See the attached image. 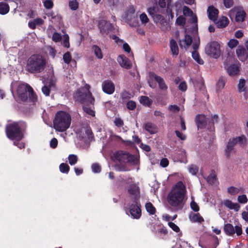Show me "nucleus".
Here are the masks:
<instances>
[{
	"label": "nucleus",
	"instance_id": "1",
	"mask_svg": "<svg viewBox=\"0 0 248 248\" xmlns=\"http://www.w3.org/2000/svg\"><path fill=\"white\" fill-rule=\"evenodd\" d=\"M90 88V86L86 84L83 88L77 91L74 94V97L76 100L84 104L83 109L86 114L93 117L95 116L94 111L91 108L86 106L89 104L93 105L94 102V99L89 91Z\"/></svg>",
	"mask_w": 248,
	"mask_h": 248
},
{
	"label": "nucleus",
	"instance_id": "2",
	"mask_svg": "<svg viewBox=\"0 0 248 248\" xmlns=\"http://www.w3.org/2000/svg\"><path fill=\"white\" fill-rule=\"evenodd\" d=\"M186 188L183 182H177L172 187L167 196L169 204L173 207L180 206L186 194Z\"/></svg>",
	"mask_w": 248,
	"mask_h": 248
},
{
	"label": "nucleus",
	"instance_id": "3",
	"mask_svg": "<svg viewBox=\"0 0 248 248\" xmlns=\"http://www.w3.org/2000/svg\"><path fill=\"white\" fill-rule=\"evenodd\" d=\"M16 88V93L17 96L21 101H25L28 99L29 96V99L32 102L37 101V97L34 94L32 89L28 85L24 83L19 84L17 82H13L11 84V90Z\"/></svg>",
	"mask_w": 248,
	"mask_h": 248
},
{
	"label": "nucleus",
	"instance_id": "4",
	"mask_svg": "<svg viewBox=\"0 0 248 248\" xmlns=\"http://www.w3.org/2000/svg\"><path fill=\"white\" fill-rule=\"evenodd\" d=\"M71 115L63 111L58 112L53 120L54 128L58 132H64L68 129L71 124Z\"/></svg>",
	"mask_w": 248,
	"mask_h": 248
},
{
	"label": "nucleus",
	"instance_id": "5",
	"mask_svg": "<svg viewBox=\"0 0 248 248\" xmlns=\"http://www.w3.org/2000/svg\"><path fill=\"white\" fill-rule=\"evenodd\" d=\"M46 65V61L42 56L34 54L28 60L27 69L32 73H39L45 69Z\"/></svg>",
	"mask_w": 248,
	"mask_h": 248
},
{
	"label": "nucleus",
	"instance_id": "6",
	"mask_svg": "<svg viewBox=\"0 0 248 248\" xmlns=\"http://www.w3.org/2000/svg\"><path fill=\"white\" fill-rule=\"evenodd\" d=\"M6 133L8 138L11 140H20L23 138V134L16 122L9 124L6 126Z\"/></svg>",
	"mask_w": 248,
	"mask_h": 248
},
{
	"label": "nucleus",
	"instance_id": "7",
	"mask_svg": "<svg viewBox=\"0 0 248 248\" xmlns=\"http://www.w3.org/2000/svg\"><path fill=\"white\" fill-rule=\"evenodd\" d=\"M112 158L114 160L122 163L137 164L138 162L136 156L131 155L129 153L123 151H120L115 153L113 154Z\"/></svg>",
	"mask_w": 248,
	"mask_h": 248
},
{
	"label": "nucleus",
	"instance_id": "8",
	"mask_svg": "<svg viewBox=\"0 0 248 248\" xmlns=\"http://www.w3.org/2000/svg\"><path fill=\"white\" fill-rule=\"evenodd\" d=\"M205 52L209 56L217 59L220 55V45L216 41L208 43L205 46Z\"/></svg>",
	"mask_w": 248,
	"mask_h": 248
},
{
	"label": "nucleus",
	"instance_id": "9",
	"mask_svg": "<svg viewBox=\"0 0 248 248\" xmlns=\"http://www.w3.org/2000/svg\"><path fill=\"white\" fill-rule=\"evenodd\" d=\"M149 77L148 83L150 87L152 88H155L156 85L153 83V81H155L158 83L159 88L161 90L163 91L167 90L168 86L162 78L152 72L149 73Z\"/></svg>",
	"mask_w": 248,
	"mask_h": 248
},
{
	"label": "nucleus",
	"instance_id": "10",
	"mask_svg": "<svg viewBox=\"0 0 248 248\" xmlns=\"http://www.w3.org/2000/svg\"><path fill=\"white\" fill-rule=\"evenodd\" d=\"M229 15L232 20L234 18L236 22L240 23L244 21L246 14L241 8L234 7L230 11Z\"/></svg>",
	"mask_w": 248,
	"mask_h": 248
},
{
	"label": "nucleus",
	"instance_id": "11",
	"mask_svg": "<svg viewBox=\"0 0 248 248\" xmlns=\"http://www.w3.org/2000/svg\"><path fill=\"white\" fill-rule=\"evenodd\" d=\"M224 231L228 235L232 236L236 233L237 236H239L242 233V225L238 224L234 228L231 224L227 223L224 225Z\"/></svg>",
	"mask_w": 248,
	"mask_h": 248
},
{
	"label": "nucleus",
	"instance_id": "12",
	"mask_svg": "<svg viewBox=\"0 0 248 248\" xmlns=\"http://www.w3.org/2000/svg\"><path fill=\"white\" fill-rule=\"evenodd\" d=\"M98 26L100 32L103 35L108 34L113 29V25L111 23L103 19L98 20Z\"/></svg>",
	"mask_w": 248,
	"mask_h": 248
},
{
	"label": "nucleus",
	"instance_id": "13",
	"mask_svg": "<svg viewBox=\"0 0 248 248\" xmlns=\"http://www.w3.org/2000/svg\"><path fill=\"white\" fill-rule=\"evenodd\" d=\"M135 203L132 204L129 208L130 214L133 218L139 219L141 215V211L140 207L137 201L135 202Z\"/></svg>",
	"mask_w": 248,
	"mask_h": 248
},
{
	"label": "nucleus",
	"instance_id": "14",
	"mask_svg": "<svg viewBox=\"0 0 248 248\" xmlns=\"http://www.w3.org/2000/svg\"><path fill=\"white\" fill-rule=\"evenodd\" d=\"M208 123L210 124L209 119L207 118L204 115L199 114L196 116V123L198 129L205 128Z\"/></svg>",
	"mask_w": 248,
	"mask_h": 248
},
{
	"label": "nucleus",
	"instance_id": "15",
	"mask_svg": "<svg viewBox=\"0 0 248 248\" xmlns=\"http://www.w3.org/2000/svg\"><path fill=\"white\" fill-rule=\"evenodd\" d=\"M102 88L103 91L108 94H111L115 91V85L110 80L104 81L102 84Z\"/></svg>",
	"mask_w": 248,
	"mask_h": 248
},
{
	"label": "nucleus",
	"instance_id": "16",
	"mask_svg": "<svg viewBox=\"0 0 248 248\" xmlns=\"http://www.w3.org/2000/svg\"><path fill=\"white\" fill-rule=\"evenodd\" d=\"M236 54L238 59L244 62L248 59V52L242 46H239L236 49Z\"/></svg>",
	"mask_w": 248,
	"mask_h": 248
},
{
	"label": "nucleus",
	"instance_id": "17",
	"mask_svg": "<svg viewBox=\"0 0 248 248\" xmlns=\"http://www.w3.org/2000/svg\"><path fill=\"white\" fill-rule=\"evenodd\" d=\"M117 61L120 65L124 68L129 69L132 67L131 61L124 55H120L118 56Z\"/></svg>",
	"mask_w": 248,
	"mask_h": 248
},
{
	"label": "nucleus",
	"instance_id": "18",
	"mask_svg": "<svg viewBox=\"0 0 248 248\" xmlns=\"http://www.w3.org/2000/svg\"><path fill=\"white\" fill-rule=\"evenodd\" d=\"M128 193L135 198V201H137L140 197V188L136 184H132L127 187Z\"/></svg>",
	"mask_w": 248,
	"mask_h": 248
},
{
	"label": "nucleus",
	"instance_id": "19",
	"mask_svg": "<svg viewBox=\"0 0 248 248\" xmlns=\"http://www.w3.org/2000/svg\"><path fill=\"white\" fill-rule=\"evenodd\" d=\"M207 15L208 18L214 21H215L218 17V11L213 6H209L207 9Z\"/></svg>",
	"mask_w": 248,
	"mask_h": 248
},
{
	"label": "nucleus",
	"instance_id": "20",
	"mask_svg": "<svg viewBox=\"0 0 248 248\" xmlns=\"http://www.w3.org/2000/svg\"><path fill=\"white\" fill-rule=\"evenodd\" d=\"M192 43V37L188 35H186L185 38L179 41V45L181 48H187Z\"/></svg>",
	"mask_w": 248,
	"mask_h": 248
},
{
	"label": "nucleus",
	"instance_id": "21",
	"mask_svg": "<svg viewBox=\"0 0 248 248\" xmlns=\"http://www.w3.org/2000/svg\"><path fill=\"white\" fill-rule=\"evenodd\" d=\"M46 16L49 18V20L55 23H60L62 20L61 16L57 13L53 12H48Z\"/></svg>",
	"mask_w": 248,
	"mask_h": 248
},
{
	"label": "nucleus",
	"instance_id": "22",
	"mask_svg": "<svg viewBox=\"0 0 248 248\" xmlns=\"http://www.w3.org/2000/svg\"><path fill=\"white\" fill-rule=\"evenodd\" d=\"M55 82L53 80H51L49 83V85H45L42 88L43 93L46 96L49 95L50 91L55 89Z\"/></svg>",
	"mask_w": 248,
	"mask_h": 248
},
{
	"label": "nucleus",
	"instance_id": "23",
	"mask_svg": "<svg viewBox=\"0 0 248 248\" xmlns=\"http://www.w3.org/2000/svg\"><path fill=\"white\" fill-rule=\"evenodd\" d=\"M240 64H232L226 68L228 74L231 76H235L238 74L239 71Z\"/></svg>",
	"mask_w": 248,
	"mask_h": 248
},
{
	"label": "nucleus",
	"instance_id": "24",
	"mask_svg": "<svg viewBox=\"0 0 248 248\" xmlns=\"http://www.w3.org/2000/svg\"><path fill=\"white\" fill-rule=\"evenodd\" d=\"M224 205L230 209H233L236 211L239 210L240 208L239 205L237 203H233L231 201L225 200L223 202Z\"/></svg>",
	"mask_w": 248,
	"mask_h": 248
},
{
	"label": "nucleus",
	"instance_id": "25",
	"mask_svg": "<svg viewBox=\"0 0 248 248\" xmlns=\"http://www.w3.org/2000/svg\"><path fill=\"white\" fill-rule=\"evenodd\" d=\"M183 14L186 16H190L192 17V22L194 23L197 22V17L194 15L192 11L187 7L184 6L183 9Z\"/></svg>",
	"mask_w": 248,
	"mask_h": 248
},
{
	"label": "nucleus",
	"instance_id": "26",
	"mask_svg": "<svg viewBox=\"0 0 248 248\" xmlns=\"http://www.w3.org/2000/svg\"><path fill=\"white\" fill-rule=\"evenodd\" d=\"M44 23V21L40 18H37L30 21L28 23L29 27L31 29H34L37 26H40Z\"/></svg>",
	"mask_w": 248,
	"mask_h": 248
},
{
	"label": "nucleus",
	"instance_id": "27",
	"mask_svg": "<svg viewBox=\"0 0 248 248\" xmlns=\"http://www.w3.org/2000/svg\"><path fill=\"white\" fill-rule=\"evenodd\" d=\"M189 219L193 222L201 223L204 221L203 218L199 213H191L189 216Z\"/></svg>",
	"mask_w": 248,
	"mask_h": 248
},
{
	"label": "nucleus",
	"instance_id": "28",
	"mask_svg": "<svg viewBox=\"0 0 248 248\" xmlns=\"http://www.w3.org/2000/svg\"><path fill=\"white\" fill-rule=\"evenodd\" d=\"M170 48L173 55L177 56L179 53V48L176 42L174 39H171L170 42Z\"/></svg>",
	"mask_w": 248,
	"mask_h": 248
},
{
	"label": "nucleus",
	"instance_id": "29",
	"mask_svg": "<svg viewBox=\"0 0 248 248\" xmlns=\"http://www.w3.org/2000/svg\"><path fill=\"white\" fill-rule=\"evenodd\" d=\"M135 9L133 6H130L128 8L125 14L124 18L127 20H131L135 16Z\"/></svg>",
	"mask_w": 248,
	"mask_h": 248
},
{
	"label": "nucleus",
	"instance_id": "30",
	"mask_svg": "<svg viewBox=\"0 0 248 248\" xmlns=\"http://www.w3.org/2000/svg\"><path fill=\"white\" fill-rule=\"evenodd\" d=\"M10 10L9 5L5 2H0V14L5 15L7 14Z\"/></svg>",
	"mask_w": 248,
	"mask_h": 248
},
{
	"label": "nucleus",
	"instance_id": "31",
	"mask_svg": "<svg viewBox=\"0 0 248 248\" xmlns=\"http://www.w3.org/2000/svg\"><path fill=\"white\" fill-rule=\"evenodd\" d=\"M92 51L98 59H101L103 58V55L101 49L99 46L93 45L92 46Z\"/></svg>",
	"mask_w": 248,
	"mask_h": 248
},
{
	"label": "nucleus",
	"instance_id": "32",
	"mask_svg": "<svg viewBox=\"0 0 248 248\" xmlns=\"http://www.w3.org/2000/svg\"><path fill=\"white\" fill-rule=\"evenodd\" d=\"M229 24V20L227 17L222 16L217 22V26L219 28H224Z\"/></svg>",
	"mask_w": 248,
	"mask_h": 248
},
{
	"label": "nucleus",
	"instance_id": "33",
	"mask_svg": "<svg viewBox=\"0 0 248 248\" xmlns=\"http://www.w3.org/2000/svg\"><path fill=\"white\" fill-rule=\"evenodd\" d=\"M145 129L150 134H155L157 132L156 126L150 123H147L145 125Z\"/></svg>",
	"mask_w": 248,
	"mask_h": 248
},
{
	"label": "nucleus",
	"instance_id": "34",
	"mask_svg": "<svg viewBox=\"0 0 248 248\" xmlns=\"http://www.w3.org/2000/svg\"><path fill=\"white\" fill-rule=\"evenodd\" d=\"M192 57L193 59L199 64H203L204 62L202 59L201 58L199 53L196 51L194 50L192 52Z\"/></svg>",
	"mask_w": 248,
	"mask_h": 248
},
{
	"label": "nucleus",
	"instance_id": "35",
	"mask_svg": "<svg viewBox=\"0 0 248 248\" xmlns=\"http://www.w3.org/2000/svg\"><path fill=\"white\" fill-rule=\"evenodd\" d=\"M145 208L147 212L150 215H154L155 213V208L152 204V203L150 202H147L145 204Z\"/></svg>",
	"mask_w": 248,
	"mask_h": 248
},
{
	"label": "nucleus",
	"instance_id": "36",
	"mask_svg": "<svg viewBox=\"0 0 248 248\" xmlns=\"http://www.w3.org/2000/svg\"><path fill=\"white\" fill-rule=\"evenodd\" d=\"M140 102L143 105L149 107L152 103L151 100L147 96H142L140 97Z\"/></svg>",
	"mask_w": 248,
	"mask_h": 248
},
{
	"label": "nucleus",
	"instance_id": "37",
	"mask_svg": "<svg viewBox=\"0 0 248 248\" xmlns=\"http://www.w3.org/2000/svg\"><path fill=\"white\" fill-rule=\"evenodd\" d=\"M187 169L190 173L192 175H196L199 171V168L195 165L191 164L187 167Z\"/></svg>",
	"mask_w": 248,
	"mask_h": 248
},
{
	"label": "nucleus",
	"instance_id": "38",
	"mask_svg": "<svg viewBox=\"0 0 248 248\" xmlns=\"http://www.w3.org/2000/svg\"><path fill=\"white\" fill-rule=\"evenodd\" d=\"M241 187H235L231 186L228 188V192L231 195H236L240 192V191H243Z\"/></svg>",
	"mask_w": 248,
	"mask_h": 248
},
{
	"label": "nucleus",
	"instance_id": "39",
	"mask_svg": "<svg viewBox=\"0 0 248 248\" xmlns=\"http://www.w3.org/2000/svg\"><path fill=\"white\" fill-rule=\"evenodd\" d=\"M234 139L237 144L238 143L242 145H245L247 143V138L244 135L234 138Z\"/></svg>",
	"mask_w": 248,
	"mask_h": 248
},
{
	"label": "nucleus",
	"instance_id": "40",
	"mask_svg": "<svg viewBox=\"0 0 248 248\" xmlns=\"http://www.w3.org/2000/svg\"><path fill=\"white\" fill-rule=\"evenodd\" d=\"M62 39V45L66 47L69 48L70 46L69 44V37L68 34H64L63 35Z\"/></svg>",
	"mask_w": 248,
	"mask_h": 248
},
{
	"label": "nucleus",
	"instance_id": "41",
	"mask_svg": "<svg viewBox=\"0 0 248 248\" xmlns=\"http://www.w3.org/2000/svg\"><path fill=\"white\" fill-rule=\"evenodd\" d=\"M239 42L237 40L235 39H231L228 42L227 45L229 48L232 49L237 46Z\"/></svg>",
	"mask_w": 248,
	"mask_h": 248
},
{
	"label": "nucleus",
	"instance_id": "42",
	"mask_svg": "<svg viewBox=\"0 0 248 248\" xmlns=\"http://www.w3.org/2000/svg\"><path fill=\"white\" fill-rule=\"evenodd\" d=\"M69 163L71 165L76 164L78 161V156L73 154L70 155L68 157Z\"/></svg>",
	"mask_w": 248,
	"mask_h": 248
},
{
	"label": "nucleus",
	"instance_id": "43",
	"mask_svg": "<svg viewBox=\"0 0 248 248\" xmlns=\"http://www.w3.org/2000/svg\"><path fill=\"white\" fill-rule=\"evenodd\" d=\"M60 170L62 173H68L70 168L69 166L66 163H62L59 167Z\"/></svg>",
	"mask_w": 248,
	"mask_h": 248
},
{
	"label": "nucleus",
	"instance_id": "44",
	"mask_svg": "<svg viewBox=\"0 0 248 248\" xmlns=\"http://www.w3.org/2000/svg\"><path fill=\"white\" fill-rule=\"evenodd\" d=\"M245 85V80L243 79H241L238 85V90L240 92L244 91L245 92L246 89L244 88Z\"/></svg>",
	"mask_w": 248,
	"mask_h": 248
},
{
	"label": "nucleus",
	"instance_id": "45",
	"mask_svg": "<svg viewBox=\"0 0 248 248\" xmlns=\"http://www.w3.org/2000/svg\"><path fill=\"white\" fill-rule=\"evenodd\" d=\"M234 152V149L231 146L227 145L226 148L225 150V155L226 157H229Z\"/></svg>",
	"mask_w": 248,
	"mask_h": 248
},
{
	"label": "nucleus",
	"instance_id": "46",
	"mask_svg": "<svg viewBox=\"0 0 248 248\" xmlns=\"http://www.w3.org/2000/svg\"><path fill=\"white\" fill-rule=\"evenodd\" d=\"M225 81L223 78H220L217 84V87L218 90H220L223 88L225 86Z\"/></svg>",
	"mask_w": 248,
	"mask_h": 248
},
{
	"label": "nucleus",
	"instance_id": "47",
	"mask_svg": "<svg viewBox=\"0 0 248 248\" xmlns=\"http://www.w3.org/2000/svg\"><path fill=\"white\" fill-rule=\"evenodd\" d=\"M237 200L240 203L245 204L248 202V198L245 194L238 196Z\"/></svg>",
	"mask_w": 248,
	"mask_h": 248
},
{
	"label": "nucleus",
	"instance_id": "48",
	"mask_svg": "<svg viewBox=\"0 0 248 248\" xmlns=\"http://www.w3.org/2000/svg\"><path fill=\"white\" fill-rule=\"evenodd\" d=\"M216 181V177L214 173H211L207 178V181L210 184H213Z\"/></svg>",
	"mask_w": 248,
	"mask_h": 248
},
{
	"label": "nucleus",
	"instance_id": "49",
	"mask_svg": "<svg viewBox=\"0 0 248 248\" xmlns=\"http://www.w3.org/2000/svg\"><path fill=\"white\" fill-rule=\"evenodd\" d=\"M69 7L73 10H76L78 6V3L77 0H73L69 2Z\"/></svg>",
	"mask_w": 248,
	"mask_h": 248
},
{
	"label": "nucleus",
	"instance_id": "50",
	"mask_svg": "<svg viewBox=\"0 0 248 248\" xmlns=\"http://www.w3.org/2000/svg\"><path fill=\"white\" fill-rule=\"evenodd\" d=\"M63 59L64 62L67 63L68 64L70 62L72 58L69 52H66L65 53L63 56Z\"/></svg>",
	"mask_w": 248,
	"mask_h": 248
},
{
	"label": "nucleus",
	"instance_id": "51",
	"mask_svg": "<svg viewBox=\"0 0 248 248\" xmlns=\"http://www.w3.org/2000/svg\"><path fill=\"white\" fill-rule=\"evenodd\" d=\"M92 169L93 172L98 173L100 172L101 169L100 166L98 164L94 163L92 165Z\"/></svg>",
	"mask_w": 248,
	"mask_h": 248
},
{
	"label": "nucleus",
	"instance_id": "52",
	"mask_svg": "<svg viewBox=\"0 0 248 248\" xmlns=\"http://www.w3.org/2000/svg\"><path fill=\"white\" fill-rule=\"evenodd\" d=\"M140 18L143 24H146L149 21V18L147 17V15L145 13H142L140 16Z\"/></svg>",
	"mask_w": 248,
	"mask_h": 248
},
{
	"label": "nucleus",
	"instance_id": "53",
	"mask_svg": "<svg viewBox=\"0 0 248 248\" xmlns=\"http://www.w3.org/2000/svg\"><path fill=\"white\" fill-rule=\"evenodd\" d=\"M168 225L174 232H179L180 229L179 227L173 222H169Z\"/></svg>",
	"mask_w": 248,
	"mask_h": 248
},
{
	"label": "nucleus",
	"instance_id": "54",
	"mask_svg": "<svg viewBox=\"0 0 248 248\" xmlns=\"http://www.w3.org/2000/svg\"><path fill=\"white\" fill-rule=\"evenodd\" d=\"M186 22V19L183 16H179L176 20V23L178 25H184Z\"/></svg>",
	"mask_w": 248,
	"mask_h": 248
},
{
	"label": "nucleus",
	"instance_id": "55",
	"mask_svg": "<svg viewBox=\"0 0 248 248\" xmlns=\"http://www.w3.org/2000/svg\"><path fill=\"white\" fill-rule=\"evenodd\" d=\"M136 106V103L133 101H129L127 103L126 107L130 110H133Z\"/></svg>",
	"mask_w": 248,
	"mask_h": 248
},
{
	"label": "nucleus",
	"instance_id": "56",
	"mask_svg": "<svg viewBox=\"0 0 248 248\" xmlns=\"http://www.w3.org/2000/svg\"><path fill=\"white\" fill-rule=\"evenodd\" d=\"M44 5L46 9H50L53 7V3L51 0H46L44 2Z\"/></svg>",
	"mask_w": 248,
	"mask_h": 248
},
{
	"label": "nucleus",
	"instance_id": "57",
	"mask_svg": "<svg viewBox=\"0 0 248 248\" xmlns=\"http://www.w3.org/2000/svg\"><path fill=\"white\" fill-rule=\"evenodd\" d=\"M62 36L57 32H55L52 35V40L55 42H58L62 39Z\"/></svg>",
	"mask_w": 248,
	"mask_h": 248
},
{
	"label": "nucleus",
	"instance_id": "58",
	"mask_svg": "<svg viewBox=\"0 0 248 248\" xmlns=\"http://www.w3.org/2000/svg\"><path fill=\"white\" fill-rule=\"evenodd\" d=\"M49 55L54 58L55 57L56 51L51 46H48L47 48Z\"/></svg>",
	"mask_w": 248,
	"mask_h": 248
},
{
	"label": "nucleus",
	"instance_id": "59",
	"mask_svg": "<svg viewBox=\"0 0 248 248\" xmlns=\"http://www.w3.org/2000/svg\"><path fill=\"white\" fill-rule=\"evenodd\" d=\"M190 207L191 209L195 212H197L199 210V205L193 200H192L190 203Z\"/></svg>",
	"mask_w": 248,
	"mask_h": 248
},
{
	"label": "nucleus",
	"instance_id": "60",
	"mask_svg": "<svg viewBox=\"0 0 248 248\" xmlns=\"http://www.w3.org/2000/svg\"><path fill=\"white\" fill-rule=\"evenodd\" d=\"M114 123L115 125L118 127H121L123 125L124 122L123 120L119 118H115Z\"/></svg>",
	"mask_w": 248,
	"mask_h": 248
},
{
	"label": "nucleus",
	"instance_id": "61",
	"mask_svg": "<svg viewBox=\"0 0 248 248\" xmlns=\"http://www.w3.org/2000/svg\"><path fill=\"white\" fill-rule=\"evenodd\" d=\"M121 97L123 99H130L132 97V95L126 91H124L121 94Z\"/></svg>",
	"mask_w": 248,
	"mask_h": 248
},
{
	"label": "nucleus",
	"instance_id": "62",
	"mask_svg": "<svg viewBox=\"0 0 248 248\" xmlns=\"http://www.w3.org/2000/svg\"><path fill=\"white\" fill-rule=\"evenodd\" d=\"M58 145V140L56 138H53L50 141V146L51 148L54 149Z\"/></svg>",
	"mask_w": 248,
	"mask_h": 248
},
{
	"label": "nucleus",
	"instance_id": "63",
	"mask_svg": "<svg viewBox=\"0 0 248 248\" xmlns=\"http://www.w3.org/2000/svg\"><path fill=\"white\" fill-rule=\"evenodd\" d=\"M242 217L243 219L248 221V206H246V210L242 212Z\"/></svg>",
	"mask_w": 248,
	"mask_h": 248
},
{
	"label": "nucleus",
	"instance_id": "64",
	"mask_svg": "<svg viewBox=\"0 0 248 248\" xmlns=\"http://www.w3.org/2000/svg\"><path fill=\"white\" fill-rule=\"evenodd\" d=\"M168 109L171 112H177L179 111V108L176 105H171L170 106Z\"/></svg>",
	"mask_w": 248,
	"mask_h": 248
}]
</instances>
